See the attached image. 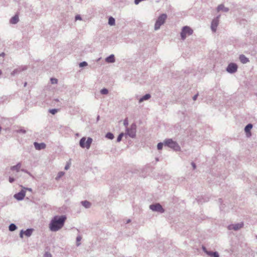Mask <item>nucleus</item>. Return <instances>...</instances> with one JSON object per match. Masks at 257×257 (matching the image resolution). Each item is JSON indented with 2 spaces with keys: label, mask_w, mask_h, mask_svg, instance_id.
Returning <instances> with one entry per match:
<instances>
[{
  "label": "nucleus",
  "mask_w": 257,
  "mask_h": 257,
  "mask_svg": "<svg viewBox=\"0 0 257 257\" xmlns=\"http://www.w3.org/2000/svg\"><path fill=\"white\" fill-rule=\"evenodd\" d=\"M66 219L65 216H55L49 224L50 229L52 231H56L61 229L63 226Z\"/></svg>",
  "instance_id": "f257e3e1"
},
{
  "label": "nucleus",
  "mask_w": 257,
  "mask_h": 257,
  "mask_svg": "<svg viewBox=\"0 0 257 257\" xmlns=\"http://www.w3.org/2000/svg\"><path fill=\"white\" fill-rule=\"evenodd\" d=\"M92 142V139L88 138L87 140L86 138L83 137L80 141V146L82 148L89 149L90 145Z\"/></svg>",
  "instance_id": "f03ea898"
},
{
  "label": "nucleus",
  "mask_w": 257,
  "mask_h": 257,
  "mask_svg": "<svg viewBox=\"0 0 257 257\" xmlns=\"http://www.w3.org/2000/svg\"><path fill=\"white\" fill-rule=\"evenodd\" d=\"M193 33V30L188 26H185L182 28L181 33V38L184 40L187 36L191 35Z\"/></svg>",
  "instance_id": "7ed1b4c3"
},
{
  "label": "nucleus",
  "mask_w": 257,
  "mask_h": 257,
  "mask_svg": "<svg viewBox=\"0 0 257 257\" xmlns=\"http://www.w3.org/2000/svg\"><path fill=\"white\" fill-rule=\"evenodd\" d=\"M167 19V15L166 14L161 15L158 19L155 25V30H158L160 28V26L163 25Z\"/></svg>",
  "instance_id": "20e7f679"
},
{
  "label": "nucleus",
  "mask_w": 257,
  "mask_h": 257,
  "mask_svg": "<svg viewBox=\"0 0 257 257\" xmlns=\"http://www.w3.org/2000/svg\"><path fill=\"white\" fill-rule=\"evenodd\" d=\"M165 145L175 150H177L179 148L178 144L175 142L173 141L171 139L166 140L165 141Z\"/></svg>",
  "instance_id": "39448f33"
},
{
  "label": "nucleus",
  "mask_w": 257,
  "mask_h": 257,
  "mask_svg": "<svg viewBox=\"0 0 257 257\" xmlns=\"http://www.w3.org/2000/svg\"><path fill=\"white\" fill-rule=\"evenodd\" d=\"M237 69V65L233 63H230L226 68L227 71L231 73L235 72Z\"/></svg>",
  "instance_id": "423d86ee"
},
{
  "label": "nucleus",
  "mask_w": 257,
  "mask_h": 257,
  "mask_svg": "<svg viewBox=\"0 0 257 257\" xmlns=\"http://www.w3.org/2000/svg\"><path fill=\"white\" fill-rule=\"evenodd\" d=\"M150 208L153 211H156L160 212H164V209L160 204L151 205H150Z\"/></svg>",
  "instance_id": "0eeeda50"
},
{
  "label": "nucleus",
  "mask_w": 257,
  "mask_h": 257,
  "mask_svg": "<svg viewBox=\"0 0 257 257\" xmlns=\"http://www.w3.org/2000/svg\"><path fill=\"white\" fill-rule=\"evenodd\" d=\"M136 125H132L130 129L127 130L126 134L130 136L131 137L134 138L136 136Z\"/></svg>",
  "instance_id": "6e6552de"
},
{
  "label": "nucleus",
  "mask_w": 257,
  "mask_h": 257,
  "mask_svg": "<svg viewBox=\"0 0 257 257\" xmlns=\"http://www.w3.org/2000/svg\"><path fill=\"white\" fill-rule=\"evenodd\" d=\"M243 226V223L241 222L235 224H231L228 226V228L229 230L233 229L234 230H237Z\"/></svg>",
  "instance_id": "1a4fd4ad"
},
{
  "label": "nucleus",
  "mask_w": 257,
  "mask_h": 257,
  "mask_svg": "<svg viewBox=\"0 0 257 257\" xmlns=\"http://www.w3.org/2000/svg\"><path fill=\"white\" fill-rule=\"evenodd\" d=\"M25 195H26V191L24 190H22L18 193L14 195V197L18 200H21L24 199Z\"/></svg>",
  "instance_id": "9d476101"
},
{
  "label": "nucleus",
  "mask_w": 257,
  "mask_h": 257,
  "mask_svg": "<svg viewBox=\"0 0 257 257\" xmlns=\"http://www.w3.org/2000/svg\"><path fill=\"white\" fill-rule=\"evenodd\" d=\"M219 24V18L217 17L216 19L213 20L211 23V29L212 30L215 32L216 31L217 27Z\"/></svg>",
  "instance_id": "9b49d317"
},
{
  "label": "nucleus",
  "mask_w": 257,
  "mask_h": 257,
  "mask_svg": "<svg viewBox=\"0 0 257 257\" xmlns=\"http://www.w3.org/2000/svg\"><path fill=\"white\" fill-rule=\"evenodd\" d=\"M34 146L36 148V149L38 150H40L42 149H44L46 148V145L44 143H34Z\"/></svg>",
  "instance_id": "f8f14e48"
},
{
  "label": "nucleus",
  "mask_w": 257,
  "mask_h": 257,
  "mask_svg": "<svg viewBox=\"0 0 257 257\" xmlns=\"http://www.w3.org/2000/svg\"><path fill=\"white\" fill-rule=\"evenodd\" d=\"M33 232L32 229H28L25 231L23 232V231H21L20 233V237L22 238L23 237V234H24L25 235L27 236H30Z\"/></svg>",
  "instance_id": "ddd939ff"
},
{
  "label": "nucleus",
  "mask_w": 257,
  "mask_h": 257,
  "mask_svg": "<svg viewBox=\"0 0 257 257\" xmlns=\"http://www.w3.org/2000/svg\"><path fill=\"white\" fill-rule=\"evenodd\" d=\"M252 125L251 124H247L245 127V132H246V133L247 134V136L248 137L250 136L251 135V133L250 132V130L252 128Z\"/></svg>",
  "instance_id": "4468645a"
},
{
  "label": "nucleus",
  "mask_w": 257,
  "mask_h": 257,
  "mask_svg": "<svg viewBox=\"0 0 257 257\" xmlns=\"http://www.w3.org/2000/svg\"><path fill=\"white\" fill-rule=\"evenodd\" d=\"M21 167V164L19 163L16 166L11 167V170L13 171L18 172L20 171V168Z\"/></svg>",
  "instance_id": "2eb2a0df"
},
{
  "label": "nucleus",
  "mask_w": 257,
  "mask_h": 257,
  "mask_svg": "<svg viewBox=\"0 0 257 257\" xmlns=\"http://www.w3.org/2000/svg\"><path fill=\"white\" fill-rule=\"evenodd\" d=\"M239 60L242 63H246L249 61L248 58H247L244 55H241L239 56Z\"/></svg>",
  "instance_id": "dca6fc26"
},
{
  "label": "nucleus",
  "mask_w": 257,
  "mask_h": 257,
  "mask_svg": "<svg viewBox=\"0 0 257 257\" xmlns=\"http://www.w3.org/2000/svg\"><path fill=\"white\" fill-rule=\"evenodd\" d=\"M19 21V17L18 15H15L13 17L11 18L10 20V23L13 24H15L17 23Z\"/></svg>",
  "instance_id": "f3484780"
},
{
  "label": "nucleus",
  "mask_w": 257,
  "mask_h": 257,
  "mask_svg": "<svg viewBox=\"0 0 257 257\" xmlns=\"http://www.w3.org/2000/svg\"><path fill=\"white\" fill-rule=\"evenodd\" d=\"M106 61L108 63H112L115 61L114 56L113 55H111L106 58Z\"/></svg>",
  "instance_id": "a211bd4d"
},
{
  "label": "nucleus",
  "mask_w": 257,
  "mask_h": 257,
  "mask_svg": "<svg viewBox=\"0 0 257 257\" xmlns=\"http://www.w3.org/2000/svg\"><path fill=\"white\" fill-rule=\"evenodd\" d=\"M205 252H206V253L207 254H208L209 255H210L211 257H219V255H218V253L216 252H212L207 251H205Z\"/></svg>",
  "instance_id": "6ab92c4d"
},
{
  "label": "nucleus",
  "mask_w": 257,
  "mask_h": 257,
  "mask_svg": "<svg viewBox=\"0 0 257 257\" xmlns=\"http://www.w3.org/2000/svg\"><path fill=\"white\" fill-rule=\"evenodd\" d=\"M220 11H223L227 12V11H228V9L225 8L224 7V6L221 5H219L217 8V11L219 12Z\"/></svg>",
  "instance_id": "aec40b11"
},
{
  "label": "nucleus",
  "mask_w": 257,
  "mask_h": 257,
  "mask_svg": "<svg viewBox=\"0 0 257 257\" xmlns=\"http://www.w3.org/2000/svg\"><path fill=\"white\" fill-rule=\"evenodd\" d=\"M150 97H151V95L149 94H147L140 99L139 102H141L145 100H147V99H149Z\"/></svg>",
  "instance_id": "412c9836"
},
{
  "label": "nucleus",
  "mask_w": 257,
  "mask_h": 257,
  "mask_svg": "<svg viewBox=\"0 0 257 257\" xmlns=\"http://www.w3.org/2000/svg\"><path fill=\"white\" fill-rule=\"evenodd\" d=\"M108 24L111 25H114L115 24V20L112 17H110L108 20Z\"/></svg>",
  "instance_id": "4be33fe9"
},
{
  "label": "nucleus",
  "mask_w": 257,
  "mask_h": 257,
  "mask_svg": "<svg viewBox=\"0 0 257 257\" xmlns=\"http://www.w3.org/2000/svg\"><path fill=\"white\" fill-rule=\"evenodd\" d=\"M82 204L86 208H89L90 206V203L87 201L82 202Z\"/></svg>",
  "instance_id": "5701e85b"
},
{
  "label": "nucleus",
  "mask_w": 257,
  "mask_h": 257,
  "mask_svg": "<svg viewBox=\"0 0 257 257\" xmlns=\"http://www.w3.org/2000/svg\"><path fill=\"white\" fill-rule=\"evenodd\" d=\"M16 228H17V226L14 224H11L9 226V230L10 231H14L16 229Z\"/></svg>",
  "instance_id": "b1692460"
},
{
  "label": "nucleus",
  "mask_w": 257,
  "mask_h": 257,
  "mask_svg": "<svg viewBox=\"0 0 257 257\" xmlns=\"http://www.w3.org/2000/svg\"><path fill=\"white\" fill-rule=\"evenodd\" d=\"M106 137L109 139L111 140L113 138L114 136L112 134H111L110 133H108L106 134Z\"/></svg>",
  "instance_id": "393cba45"
},
{
  "label": "nucleus",
  "mask_w": 257,
  "mask_h": 257,
  "mask_svg": "<svg viewBox=\"0 0 257 257\" xmlns=\"http://www.w3.org/2000/svg\"><path fill=\"white\" fill-rule=\"evenodd\" d=\"M58 111V109H50L49 112L52 113V114H55L56 113H57Z\"/></svg>",
  "instance_id": "a878e982"
},
{
  "label": "nucleus",
  "mask_w": 257,
  "mask_h": 257,
  "mask_svg": "<svg viewBox=\"0 0 257 257\" xmlns=\"http://www.w3.org/2000/svg\"><path fill=\"white\" fill-rule=\"evenodd\" d=\"M108 90L106 88H103L101 89V93L102 94H107L108 93Z\"/></svg>",
  "instance_id": "bb28decb"
},
{
  "label": "nucleus",
  "mask_w": 257,
  "mask_h": 257,
  "mask_svg": "<svg viewBox=\"0 0 257 257\" xmlns=\"http://www.w3.org/2000/svg\"><path fill=\"white\" fill-rule=\"evenodd\" d=\"M123 136V133H121L120 134H119V135L118 136V137L117 138V141L118 142H120Z\"/></svg>",
  "instance_id": "cd10ccee"
},
{
  "label": "nucleus",
  "mask_w": 257,
  "mask_h": 257,
  "mask_svg": "<svg viewBox=\"0 0 257 257\" xmlns=\"http://www.w3.org/2000/svg\"><path fill=\"white\" fill-rule=\"evenodd\" d=\"M51 81L52 84H56L57 83V79L55 78H51Z\"/></svg>",
  "instance_id": "c85d7f7f"
},
{
  "label": "nucleus",
  "mask_w": 257,
  "mask_h": 257,
  "mask_svg": "<svg viewBox=\"0 0 257 257\" xmlns=\"http://www.w3.org/2000/svg\"><path fill=\"white\" fill-rule=\"evenodd\" d=\"M163 144L161 143H160L157 145V148L158 150H161L163 148Z\"/></svg>",
  "instance_id": "c756f323"
},
{
  "label": "nucleus",
  "mask_w": 257,
  "mask_h": 257,
  "mask_svg": "<svg viewBox=\"0 0 257 257\" xmlns=\"http://www.w3.org/2000/svg\"><path fill=\"white\" fill-rule=\"evenodd\" d=\"M70 165H71V162H67L66 165L65 167V169L66 170H68L70 168Z\"/></svg>",
  "instance_id": "7c9ffc66"
},
{
  "label": "nucleus",
  "mask_w": 257,
  "mask_h": 257,
  "mask_svg": "<svg viewBox=\"0 0 257 257\" xmlns=\"http://www.w3.org/2000/svg\"><path fill=\"white\" fill-rule=\"evenodd\" d=\"M87 65V63L86 62H81V63H80L79 66L80 67H83V66H85Z\"/></svg>",
  "instance_id": "2f4dec72"
},
{
  "label": "nucleus",
  "mask_w": 257,
  "mask_h": 257,
  "mask_svg": "<svg viewBox=\"0 0 257 257\" xmlns=\"http://www.w3.org/2000/svg\"><path fill=\"white\" fill-rule=\"evenodd\" d=\"M81 239V237L80 236H78L77 237L76 240H77V245H79V244H80L79 242L80 241Z\"/></svg>",
  "instance_id": "473e14b6"
},
{
  "label": "nucleus",
  "mask_w": 257,
  "mask_h": 257,
  "mask_svg": "<svg viewBox=\"0 0 257 257\" xmlns=\"http://www.w3.org/2000/svg\"><path fill=\"white\" fill-rule=\"evenodd\" d=\"M44 257H52V255L49 252H46L44 254Z\"/></svg>",
  "instance_id": "72a5a7b5"
},
{
  "label": "nucleus",
  "mask_w": 257,
  "mask_h": 257,
  "mask_svg": "<svg viewBox=\"0 0 257 257\" xmlns=\"http://www.w3.org/2000/svg\"><path fill=\"white\" fill-rule=\"evenodd\" d=\"M64 173L62 172L59 173L58 178H60L61 177L64 175Z\"/></svg>",
  "instance_id": "f704fd0d"
},
{
  "label": "nucleus",
  "mask_w": 257,
  "mask_h": 257,
  "mask_svg": "<svg viewBox=\"0 0 257 257\" xmlns=\"http://www.w3.org/2000/svg\"><path fill=\"white\" fill-rule=\"evenodd\" d=\"M9 181H10V182L12 183V182H13L14 181V179L13 178L10 177L9 178Z\"/></svg>",
  "instance_id": "c9c22d12"
},
{
  "label": "nucleus",
  "mask_w": 257,
  "mask_h": 257,
  "mask_svg": "<svg viewBox=\"0 0 257 257\" xmlns=\"http://www.w3.org/2000/svg\"><path fill=\"white\" fill-rule=\"evenodd\" d=\"M75 19L77 20H81V17H80V16L79 15H77L75 17Z\"/></svg>",
  "instance_id": "e433bc0d"
},
{
  "label": "nucleus",
  "mask_w": 257,
  "mask_h": 257,
  "mask_svg": "<svg viewBox=\"0 0 257 257\" xmlns=\"http://www.w3.org/2000/svg\"><path fill=\"white\" fill-rule=\"evenodd\" d=\"M197 96H198V94H196V95H194L193 96V100H196V99H197Z\"/></svg>",
  "instance_id": "4c0bfd02"
},
{
  "label": "nucleus",
  "mask_w": 257,
  "mask_h": 257,
  "mask_svg": "<svg viewBox=\"0 0 257 257\" xmlns=\"http://www.w3.org/2000/svg\"><path fill=\"white\" fill-rule=\"evenodd\" d=\"M127 124H128V122H127V119H125L124 121V124L125 125H127Z\"/></svg>",
  "instance_id": "58836bf2"
},
{
  "label": "nucleus",
  "mask_w": 257,
  "mask_h": 257,
  "mask_svg": "<svg viewBox=\"0 0 257 257\" xmlns=\"http://www.w3.org/2000/svg\"><path fill=\"white\" fill-rule=\"evenodd\" d=\"M192 166L193 167V169H195L196 168V166H195V163H192Z\"/></svg>",
  "instance_id": "ea45409f"
},
{
  "label": "nucleus",
  "mask_w": 257,
  "mask_h": 257,
  "mask_svg": "<svg viewBox=\"0 0 257 257\" xmlns=\"http://www.w3.org/2000/svg\"><path fill=\"white\" fill-rule=\"evenodd\" d=\"M5 55V54L4 53H2L0 54V56L4 57Z\"/></svg>",
  "instance_id": "a19ab883"
},
{
  "label": "nucleus",
  "mask_w": 257,
  "mask_h": 257,
  "mask_svg": "<svg viewBox=\"0 0 257 257\" xmlns=\"http://www.w3.org/2000/svg\"><path fill=\"white\" fill-rule=\"evenodd\" d=\"M24 189L25 190H28L29 191H32V189L31 188H24Z\"/></svg>",
  "instance_id": "79ce46f5"
},
{
  "label": "nucleus",
  "mask_w": 257,
  "mask_h": 257,
  "mask_svg": "<svg viewBox=\"0 0 257 257\" xmlns=\"http://www.w3.org/2000/svg\"><path fill=\"white\" fill-rule=\"evenodd\" d=\"M22 132L24 133H26V131H22Z\"/></svg>",
  "instance_id": "37998d69"
},
{
  "label": "nucleus",
  "mask_w": 257,
  "mask_h": 257,
  "mask_svg": "<svg viewBox=\"0 0 257 257\" xmlns=\"http://www.w3.org/2000/svg\"><path fill=\"white\" fill-rule=\"evenodd\" d=\"M2 74V72L1 70H0V75Z\"/></svg>",
  "instance_id": "c03bdc74"
}]
</instances>
